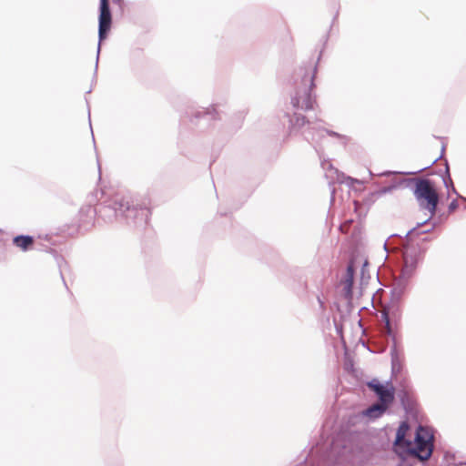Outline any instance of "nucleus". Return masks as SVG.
I'll return each instance as SVG.
<instances>
[{
    "label": "nucleus",
    "mask_w": 466,
    "mask_h": 466,
    "mask_svg": "<svg viewBox=\"0 0 466 466\" xmlns=\"http://www.w3.org/2000/svg\"><path fill=\"white\" fill-rule=\"evenodd\" d=\"M429 230H420V228H412L406 237V243L403 247V260L407 269H413L417 263L422 258L425 244L429 242V238L422 237Z\"/></svg>",
    "instance_id": "2"
},
{
    "label": "nucleus",
    "mask_w": 466,
    "mask_h": 466,
    "mask_svg": "<svg viewBox=\"0 0 466 466\" xmlns=\"http://www.w3.org/2000/svg\"><path fill=\"white\" fill-rule=\"evenodd\" d=\"M433 436L431 431L422 426H420L416 431L414 443L407 442V451L419 458L420 461L428 460L433 449Z\"/></svg>",
    "instance_id": "4"
},
{
    "label": "nucleus",
    "mask_w": 466,
    "mask_h": 466,
    "mask_svg": "<svg viewBox=\"0 0 466 466\" xmlns=\"http://www.w3.org/2000/svg\"><path fill=\"white\" fill-rule=\"evenodd\" d=\"M382 319H384L385 321V329H386V332L389 334V335H391L392 334V329H391V327H390V319H389V317H388V314L383 311L382 312Z\"/></svg>",
    "instance_id": "12"
},
{
    "label": "nucleus",
    "mask_w": 466,
    "mask_h": 466,
    "mask_svg": "<svg viewBox=\"0 0 466 466\" xmlns=\"http://www.w3.org/2000/svg\"><path fill=\"white\" fill-rule=\"evenodd\" d=\"M34 238L30 236H16L13 239V243L23 251L33 248Z\"/></svg>",
    "instance_id": "7"
},
{
    "label": "nucleus",
    "mask_w": 466,
    "mask_h": 466,
    "mask_svg": "<svg viewBox=\"0 0 466 466\" xmlns=\"http://www.w3.org/2000/svg\"><path fill=\"white\" fill-rule=\"evenodd\" d=\"M413 194L420 208L427 209L431 218L435 215L439 203L437 185L429 178L414 179Z\"/></svg>",
    "instance_id": "3"
},
{
    "label": "nucleus",
    "mask_w": 466,
    "mask_h": 466,
    "mask_svg": "<svg viewBox=\"0 0 466 466\" xmlns=\"http://www.w3.org/2000/svg\"><path fill=\"white\" fill-rule=\"evenodd\" d=\"M354 268L350 263L347 268L346 279H345V290L348 296H351V289L353 285Z\"/></svg>",
    "instance_id": "10"
},
{
    "label": "nucleus",
    "mask_w": 466,
    "mask_h": 466,
    "mask_svg": "<svg viewBox=\"0 0 466 466\" xmlns=\"http://www.w3.org/2000/svg\"><path fill=\"white\" fill-rule=\"evenodd\" d=\"M308 123L307 118L299 114H294L293 117L290 119L291 128H300Z\"/></svg>",
    "instance_id": "11"
},
{
    "label": "nucleus",
    "mask_w": 466,
    "mask_h": 466,
    "mask_svg": "<svg viewBox=\"0 0 466 466\" xmlns=\"http://www.w3.org/2000/svg\"><path fill=\"white\" fill-rule=\"evenodd\" d=\"M389 407L390 405L382 402L374 403L365 410L364 414L370 418H378L381 416Z\"/></svg>",
    "instance_id": "8"
},
{
    "label": "nucleus",
    "mask_w": 466,
    "mask_h": 466,
    "mask_svg": "<svg viewBox=\"0 0 466 466\" xmlns=\"http://www.w3.org/2000/svg\"><path fill=\"white\" fill-rule=\"evenodd\" d=\"M316 73L317 66L314 64L299 67L296 72L295 91L291 96V104L294 107L305 111L314 108L316 98L311 92L315 87Z\"/></svg>",
    "instance_id": "1"
},
{
    "label": "nucleus",
    "mask_w": 466,
    "mask_h": 466,
    "mask_svg": "<svg viewBox=\"0 0 466 466\" xmlns=\"http://www.w3.org/2000/svg\"><path fill=\"white\" fill-rule=\"evenodd\" d=\"M369 389L376 393L380 402L391 405L394 400V388L391 385H383L377 380H372L368 383Z\"/></svg>",
    "instance_id": "6"
},
{
    "label": "nucleus",
    "mask_w": 466,
    "mask_h": 466,
    "mask_svg": "<svg viewBox=\"0 0 466 466\" xmlns=\"http://www.w3.org/2000/svg\"><path fill=\"white\" fill-rule=\"evenodd\" d=\"M111 24L112 15L109 9L108 0H100V14L98 26V35L100 42L106 38V35L111 28Z\"/></svg>",
    "instance_id": "5"
},
{
    "label": "nucleus",
    "mask_w": 466,
    "mask_h": 466,
    "mask_svg": "<svg viewBox=\"0 0 466 466\" xmlns=\"http://www.w3.org/2000/svg\"><path fill=\"white\" fill-rule=\"evenodd\" d=\"M408 431H409V424L406 421L401 422L398 428L397 434H396V440H395L396 446H402V447L407 448V442H410L409 441L405 440V436H406Z\"/></svg>",
    "instance_id": "9"
}]
</instances>
